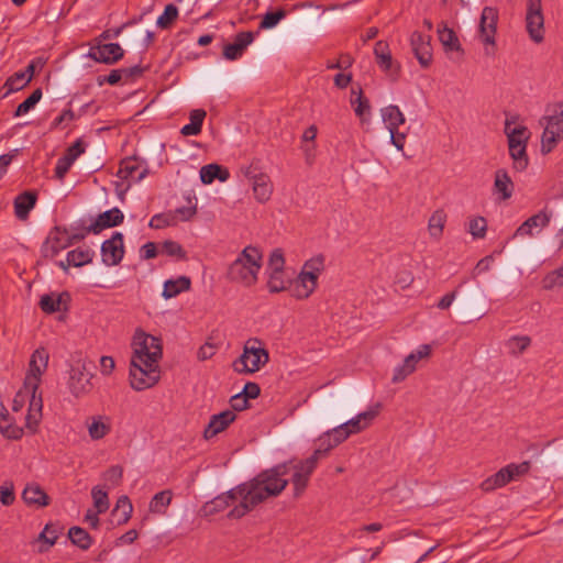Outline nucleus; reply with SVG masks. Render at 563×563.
Listing matches in <instances>:
<instances>
[{"label": "nucleus", "instance_id": "nucleus-1", "mask_svg": "<svg viewBox=\"0 0 563 563\" xmlns=\"http://www.w3.org/2000/svg\"><path fill=\"white\" fill-rule=\"evenodd\" d=\"M287 472L288 464L277 465L271 470L263 471L253 479L241 484L243 501L235 505L228 514V517L242 518L258 504L271 497L278 496L288 484V479L285 478Z\"/></svg>", "mask_w": 563, "mask_h": 563}, {"label": "nucleus", "instance_id": "nucleus-2", "mask_svg": "<svg viewBox=\"0 0 563 563\" xmlns=\"http://www.w3.org/2000/svg\"><path fill=\"white\" fill-rule=\"evenodd\" d=\"M262 263L263 255L260 249L247 245L228 266L227 278L230 283L247 288L252 287L257 283Z\"/></svg>", "mask_w": 563, "mask_h": 563}, {"label": "nucleus", "instance_id": "nucleus-3", "mask_svg": "<svg viewBox=\"0 0 563 563\" xmlns=\"http://www.w3.org/2000/svg\"><path fill=\"white\" fill-rule=\"evenodd\" d=\"M44 368H38L36 365L29 364V372L24 378L25 388L31 390L30 407L25 417V426L31 432H35L42 419L43 400L42 395L38 394L42 374Z\"/></svg>", "mask_w": 563, "mask_h": 563}, {"label": "nucleus", "instance_id": "nucleus-4", "mask_svg": "<svg viewBox=\"0 0 563 563\" xmlns=\"http://www.w3.org/2000/svg\"><path fill=\"white\" fill-rule=\"evenodd\" d=\"M268 361L269 354L263 342L253 338L245 342L243 353L233 362V369L240 374H253L258 372Z\"/></svg>", "mask_w": 563, "mask_h": 563}, {"label": "nucleus", "instance_id": "nucleus-5", "mask_svg": "<svg viewBox=\"0 0 563 563\" xmlns=\"http://www.w3.org/2000/svg\"><path fill=\"white\" fill-rule=\"evenodd\" d=\"M132 346L133 356L131 361H135L139 364L150 363L154 366L158 365L163 355L161 339L137 329L133 335Z\"/></svg>", "mask_w": 563, "mask_h": 563}, {"label": "nucleus", "instance_id": "nucleus-6", "mask_svg": "<svg viewBox=\"0 0 563 563\" xmlns=\"http://www.w3.org/2000/svg\"><path fill=\"white\" fill-rule=\"evenodd\" d=\"M159 379L158 365L145 363L139 364L131 361L130 366V384L137 391L153 387Z\"/></svg>", "mask_w": 563, "mask_h": 563}, {"label": "nucleus", "instance_id": "nucleus-7", "mask_svg": "<svg viewBox=\"0 0 563 563\" xmlns=\"http://www.w3.org/2000/svg\"><path fill=\"white\" fill-rule=\"evenodd\" d=\"M498 10L494 7H485L479 20V36L486 45L485 54L493 56L495 54V36L497 32Z\"/></svg>", "mask_w": 563, "mask_h": 563}, {"label": "nucleus", "instance_id": "nucleus-8", "mask_svg": "<svg viewBox=\"0 0 563 563\" xmlns=\"http://www.w3.org/2000/svg\"><path fill=\"white\" fill-rule=\"evenodd\" d=\"M318 462L316 456H309L306 460L298 461L294 464V474L291 476V483L294 485V495L299 497L308 486L309 478L316 470Z\"/></svg>", "mask_w": 563, "mask_h": 563}, {"label": "nucleus", "instance_id": "nucleus-9", "mask_svg": "<svg viewBox=\"0 0 563 563\" xmlns=\"http://www.w3.org/2000/svg\"><path fill=\"white\" fill-rule=\"evenodd\" d=\"M73 244V239L64 229L55 227L51 230L43 246L42 253L44 257L53 258L63 250H66Z\"/></svg>", "mask_w": 563, "mask_h": 563}, {"label": "nucleus", "instance_id": "nucleus-10", "mask_svg": "<svg viewBox=\"0 0 563 563\" xmlns=\"http://www.w3.org/2000/svg\"><path fill=\"white\" fill-rule=\"evenodd\" d=\"M92 374L89 373L85 364L73 366L69 374L68 387L75 397H81L92 390Z\"/></svg>", "mask_w": 563, "mask_h": 563}, {"label": "nucleus", "instance_id": "nucleus-11", "mask_svg": "<svg viewBox=\"0 0 563 563\" xmlns=\"http://www.w3.org/2000/svg\"><path fill=\"white\" fill-rule=\"evenodd\" d=\"M526 29L530 38L534 43H541L544 40V15L542 4H527Z\"/></svg>", "mask_w": 563, "mask_h": 563}, {"label": "nucleus", "instance_id": "nucleus-12", "mask_svg": "<svg viewBox=\"0 0 563 563\" xmlns=\"http://www.w3.org/2000/svg\"><path fill=\"white\" fill-rule=\"evenodd\" d=\"M102 262L108 266L118 265L124 256L123 235L114 232L109 240L101 245Z\"/></svg>", "mask_w": 563, "mask_h": 563}, {"label": "nucleus", "instance_id": "nucleus-13", "mask_svg": "<svg viewBox=\"0 0 563 563\" xmlns=\"http://www.w3.org/2000/svg\"><path fill=\"white\" fill-rule=\"evenodd\" d=\"M123 55L124 51L118 43H109L90 47L87 56L95 62L112 65L120 60Z\"/></svg>", "mask_w": 563, "mask_h": 563}, {"label": "nucleus", "instance_id": "nucleus-14", "mask_svg": "<svg viewBox=\"0 0 563 563\" xmlns=\"http://www.w3.org/2000/svg\"><path fill=\"white\" fill-rule=\"evenodd\" d=\"M239 500V504L243 501L242 486L239 485L231 490L221 494L207 503L203 507L207 515H214L217 512L225 510L228 507Z\"/></svg>", "mask_w": 563, "mask_h": 563}, {"label": "nucleus", "instance_id": "nucleus-15", "mask_svg": "<svg viewBox=\"0 0 563 563\" xmlns=\"http://www.w3.org/2000/svg\"><path fill=\"white\" fill-rule=\"evenodd\" d=\"M85 426L89 438L92 441H99L104 439L111 432L112 419L106 415H93L86 419Z\"/></svg>", "mask_w": 563, "mask_h": 563}, {"label": "nucleus", "instance_id": "nucleus-16", "mask_svg": "<svg viewBox=\"0 0 563 563\" xmlns=\"http://www.w3.org/2000/svg\"><path fill=\"white\" fill-rule=\"evenodd\" d=\"M382 404L377 402L369 407L368 410L358 413L356 417L344 422V427L351 434L358 433L369 427L372 421L379 415Z\"/></svg>", "mask_w": 563, "mask_h": 563}, {"label": "nucleus", "instance_id": "nucleus-17", "mask_svg": "<svg viewBox=\"0 0 563 563\" xmlns=\"http://www.w3.org/2000/svg\"><path fill=\"white\" fill-rule=\"evenodd\" d=\"M235 418L236 415L233 410H224L211 416L210 421L203 431L205 439L209 440L224 431L235 420Z\"/></svg>", "mask_w": 563, "mask_h": 563}, {"label": "nucleus", "instance_id": "nucleus-18", "mask_svg": "<svg viewBox=\"0 0 563 563\" xmlns=\"http://www.w3.org/2000/svg\"><path fill=\"white\" fill-rule=\"evenodd\" d=\"M123 213L119 208H112L108 211L100 213L97 219L87 229L88 232L95 234L100 233L107 228L119 225L123 222Z\"/></svg>", "mask_w": 563, "mask_h": 563}, {"label": "nucleus", "instance_id": "nucleus-19", "mask_svg": "<svg viewBox=\"0 0 563 563\" xmlns=\"http://www.w3.org/2000/svg\"><path fill=\"white\" fill-rule=\"evenodd\" d=\"M254 35L252 32H240L236 34L234 42L227 44L223 47V57L228 60H235L240 58L246 47L253 42Z\"/></svg>", "mask_w": 563, "mask_h": 563}, {"label": "nucleus", "instance_id": "nucleus-20", "mask_svg": "<svg viewBox=\"0 0 563 563\" xmlns=\"http://www.w3.org/2000/svg\"><path fill=\"white\" fill-rule=\"evenodd\" d=\"M22 499L27 506L43 508L49 505L51 498L36 483H29L22 492Z\"/></svg>", "mask_w": 563, "mask_h": 563}, {"label": "nucleus", "instance_id": "nucleus-21", "mask_svg": "<svg viewBox=\"0 0 563 563\" xmlns=\"http://www.w3.org/2000/svg\"><path fill=\"white\" fill-rule=\"evenodd\" d=\"M252 189L257 202H267L273 194V184L269 176L264 173H258V175L252 176Z\"/></svg>", "mask_w": 563, "mask_h": 563}, {"label": "nucleus", "instance_id": "nucleus-22", "mask_svg": "<svg viewBox=\"0 0 563 563\" xmlns=\"http://www.w3.org/2000/svg\"><path fill=\"white\" fill-rule=\"evenodd\" d=\"M318 286V280L312 276H306L299 273L291 285V296L298 300L309 298Z\"/></svg>", "mask_w": 563, "mask_h": 563}, {"label": "nucleus", "instance_id": "nucleus-23", "mask_svg": "<svg viewBox=\"0 0 563 563\" xmlns=\"http://www.w3.org/2000/svg\"><path fill=\"white\" fill-rule=\"evenodd\" d=\"M411 46L421 66L428 67L432 57L428 37L420 32H413L411 35Z\"/></svg>", "mask_w": 563, "mask_h": 563}, {"label": "nucleus", "instance_id": "nucleus-24", "mask_svg": "<svg viewBox=\"0 0 563 563\" xmlns=\"http://www.w3.org/2000/svg\"><path fill=\"white\" fill-rule=\"evenodd\" d=\"M551 220V214L547 211H540L539 213L528 218L515 232V235H532L533 229L541 230L545 228Z\"/></svg>", "mask_w": 563, "mask_h": 563}, {"label": "nucleus", "instance_id": "nucleus-25", "mask_svg": "<svg viewBox=\"0 0 563 563\" xmlns=\"http://www.w3.org/2000/svg\"><path fill=\"white\" fill-rule=\"evenodd\" d=\"M36 202V195L31 191L20 194L14 199V213L18 219L25 220L30 211L34 208Z\"/></svg>", "mask_w": 563, "mask_h": 563}, {"label": "nucleus", "instance_id": "nucleus-26", "mask_svg": "<svg viewBox=\"0 0 563 563\" xmlns=\"http://www.w3.org/2000/svg\"><path fill=\"white\" fill-rule=\"evenodd\" d=\"M494 191L500 196V199L507 200L512 196L514 183L507 170L498 169L495 173Z\"/></svg>", "mask_w": 563, "mask_h": 563}, {"label": "nucleus", "instance_id": "nucleus-27", "mask_svg": "<svg viewBox=\"0 0 563 563\" xmlns=\"http://www.w3.org/2000/svg\"><path fill=\"white\" fill-rule=\"evenodd\" d=\"M139 170H140L139 161L135 157H128V158H124L120 163L119 176L122 179L131 178V179L141 180L145 176L146 169H143L142 172H139Z\"/></svg>", "mask_w": 563, "mask_h": 563}, {"label": "nucleus", "instance_id": "nucleus-28", "mask_svg": "<svg viewBox=\"0 0 563 563\" xmlns=\"http://www.w3.org/2000/svg\"><path fill=\"white\" fill-rule=\"evenodd\" d=\"M191 280L187 276H180L177 279H168L164 284L163 297L169 299L176 297L181 291L190 289Z\"/></svg>", "mask_w": 563, "mask_h": 563}, {"label": "nucleus", "instance_id": "nucleus-29", "mask_svg": "<svg viewBox=\"0 0 563 563\" xmlns=\"http://www.w3.org/2000/svg\"><path fill=\"white\" fill-rule=\"evenodd\" d=\"M207 112L203 109H195L189 113L190 123L184 125L180 133L184 136L198 135L201 132Z\"/></svg>", "mask_w": 563, "mask_h": 563}, {"label": "nucleus", "instance_id": "nucleus-30", "mask_svg": "<svg viewBox=\"0 0 563 563\" xmlns=\"http://www.w3.org/2000/svg\"><path fill=\"white\" fill-rule=\"evenodd\" d=\"M387 130L399 129L406 122L404 113L397 106L390 104L380 110Z\"/></svg>", "mask_w": 563, "mask_h": 563}, {"label": "nucleus", "instance_id": "nucleus-31", "mask_svg": "<svg viewBox=\"0 0 563 563\" xmlns=\"http://www.w3.org/2000/svg\"><path fill=\"white\" fill-rule=\"evenodd\" d=\"M9 412L0 401V431L8 439L18 440L23 435V429L9 422Z\"/></svg>", "mask_w": 563, "mask_h": 563}, {"label": "nucleus", "instance_id": "nucleus-32", "mask_svg": "<svg viewBox=\"0 0 563 563\" xmlns=\"http://www.w3.org/2000/svg\"><path fill=\"white\" fill-rule=\"evenodd\" d=\"M511 481V473L509 472L508 467L505 466L500 468L497 473H495L493 476L486 478L482 483V488L483 490L486 492L494 490L496 488L507 485Z\"/></svg>", "mask_w": 563, "mask_h": 563}, {"label": "nucleus", "instance_id": "nucleus-33", "mask_svg": "<svg viewBox=\"0 0 563 563\" xmlns=\"http://www.w3.org/2000/svg\"><path fill=\"white\" fill-rule=\"evenodd\" d=\"M446 222V213L442 210H435L428 222V231L431 238L439 240L442 236Z\"/></svg>", "mask_w": 563, "mask_h": 563}, {"label": "nucleus", "instance_id": "nucleus-34", "mask_svg": "<svg viewBox=\"0 0 563 563\" xmlns=\"http://www.w3.org/2000/svg\"><path fill=\"white\" fill-rule=\"evenodd\" d=\"M509 154L514 159V167L521 172L525 170L528 166V157L526 153L527 144L518 143L509 144Z\"/></svg>", "mask_w": 563, "mask_h": 563}, {"label": "nucleus", "instance_id": "nucleus-35", "mask_svg": "<svg viewBox=\"0 0 563 563\" xmlns=\"http://www.w3.org/2000/svg\"><path fill=\"white\" fill-rule=\"evenodd\" d=\"M133 506L128 496H121L118 498L114 509L112 510L113 516H119L118 523H126L132 516Z\"/></svg>", "mask_w": 563, "mask_h": 563}, {"label": "nucleus", "instance_id": "nucleus-36", "mask_svg": "<svg viewBox=\"0 0 563 563\" xmlns=\"http://www.w3.org/2000/svg\"><path fill=\"white\" fill-rule=\"evenodd\" d=\"M71 543L81 550H88L92 544L90 534L80 527H71L68 531Z\"/></svg>", "mask_w": 563, "mask_h": 563}, {"label": "nucleus", "instance_id": "nucleus-37", "mask_svg": "<svg viewBox=\"0 0 563 563\" xmlns=\"http://www.w3.org/2000/svg\"><path fill=\"white\" fill-rule=\"evenodd\" d=\"M438 34L439 40L441 44L444 46L445 51L461 49L460 41L452 29L448 27L446 25H443L442 27L438 29Z\"/></svg>", "mask_w": 563, "mask_h": 563}, {"label": "nucleus", "instance_id": "nucleus-38", "mask_svg": "<svg viewBox=\"0 0 563 563\" xmlns=\"http://www.w3.org/2000/svg\"><path fill=\"white\" fill-rule=\"evenodd\" d=\"M505 133L508 137L509 144L522 143L527 144L528 141V129L523 125L510 128V120L506 119L505 121Z\"/></svg>", "mask_w": 563, "mask_h": 563}, {"label": "nucleus", "instance_id": "nucleus-39", "mask_svg": "<svg viewBox=\"0 0 563 563\" xmlns=\"http://www.w3.org/2000/svg\"><path fill=\"white\" fill-rule=\"evenodd\" d=\"M324 269V257L322 255L314 256L305 262L300 274L306 276H312L313 279L319 278Z\"/></svg>", "mask_w": 563, "mask_h": 563}, {"label": "nucleus", "instance_id": "nucleus-40", "mask_svg": "<svg viewBox=\"0 0 563 563\" xmlns=\"http://www.w3.org/2000/svg\"><path fill=\"white\" fill-rule=\"evenodd\" d=\"M530 344L531 339L528 335H515L506 342L509 354L514 356L522 354L530 346Z\"/></svg>", "mask_w": 563, "mask_h": 563}, {"label": "nucleus", "instance_id": "nucleus-41", "mask_svg": "<svg viewBox=\"0 0 563 563\" xmlns=\"http://www.w3.org/2000/svg\"><path fill=\"white\" fill-rule=\"evenodd\" d=\"M92 255L90 250L78 247L67 253V261L75 267H81L92 261Z\"/></svg>", "mask_w": 563, "mask_h": 563}, {"label": "nucleus", "instance_id": "nucleus-42", "mask_svg": "<svg viewBox=\"0 0 563 563\" xmlns=\"http://www.w3.org/2000/svg\"><path fill=\"white\" fill-rule=\"evenodd\" d=\"M172 501V492L163 490L154 495L150 503V510L155 514H164Z\"/></svg>", "mask_w": 563, "mask_h": 563}, {"label": "nucleus", "instance_id": "nucleus-43", "mask_svg": "<svg viewBox=\"0 0 563 563\" xmlns=\"http://www.w3.org/2000/svg\"><path fill=\"white\" fill-rule=\"evenodd\" d=\"M351 103L354 106L355 114L360 118L371 110L369 101L364 97L361 88L357 91L352 89Z\"/></svg>", "mask_w": 563, "mask_h": 563}, {"label": "nucleus", "instance_id": "nucleus-44", "mask_svg": "<svg viewBox=\"0 0 563 563\" xmlns=\"http://www.w3.org/2000/svg\"><path fill=\"white\" fill-rule=\"evenodd\" d=\"M542 288L545 290L563 288V266L548 273L543 277Z\"/></svg>", "mask_w": 563, "mask_h": 563}, {"label": "nucleus", "instance_id": "nucleus-45", "mask_svg": "<svg viewBox=\"0 0 563 563\" xmlns=\"http://www.w3.org/2000/svg\"><path fill=\"white\" fill-rule=\"evenodd\" d=\"M91 497L93 499V507L98 512L104 514L109 509L110 503L107 490L100 486H95L91 489Z\"/></svg>", "mask_w": 563, "mask_h": 563}, {"label": "nucleus", "instance_id": "nucleus-46", "mask_svg": "<svg viewBox=\"0 0 563 563\" xmlns=\"http://www.w3.org/2000/svg\"><path fill=\"white\" fill-rule=\"evenodd\" d=\"M42 98L41 88L35 89L22 103H20L15 111L14 117H21L26 114Z\"/></svg>", "mask_w": 563, "mask_h": 563}, {"label": "nucleus", "instance_id": "nucleus-47", "mask_svg": "<svg viewBox=\"0 0 563 563\" xmlns=\"http://www.w3.org/2000/svg\"><path fill=\"white\" fill-rule=\"evenodd\" d=\"M412 356H407L402 364L394 369L391 382L398 384L405 380L410 374L415 372V367L411 365Z\"/></svg>", "mask_w": 563, "mask_h": 563}, {"label": "nucleus", "instance_id": "nucleus-48", "mask_svg": "<svg viewBox=\"0 0 563 563\" xmlns=\"http://www.w3.org/2000/svg\"><path fill=\"white\" fill-rule=\"evenodd\" d=\"M561 135H556V133L550 129L549 126L544 125V131L541 137V151L542 153H550L553 147L556 145L558 141L561 140Z\"/></svg>", "mask_w": 563, "mask_h": 563}, {"label": "nucleus", "instance_id": "nucleus-49", "mask_svg": "<svg viewBox=\"0 0 563 563\" xmlns=\"http://www.w3.org/2000/svg\"><path fill=\"white\" fill-rule=\"evenodd\" d=\"M29 82L30 77L26 76V73L16 71L7 79L4 86L9 88V91H18L23 89Z\"/></svg>", "mask_w": 563, "mask_h": 563}, {"label": "nucleus", "instance_id": "nucleus-50", "mask_svg": "<svg viewBox=\"0 0 563 563\" xmlns=\"http://www.w3.org/2000/svg\"><path fill=\"white\" fill-rule=\"evenodd\" d=\"M487 231V222L483 217L472 218L468 222V232L475 239H483Z\"/></svg>", "mask_w": 563, "mask_h": 563}, {"label": "nucleus", "instance_id": "nucleus-51", "mask_svg": "<svg viewBox=\"0 0 563 563\" xmlns=\"http://www.w3.org/2000/svg\"><path fill=\"white\" fill-rule=\"evenodd\" d=\"M332 441H333L332 438H330L328 434L323 433L318 439L319 445L313 451L311 456H316V461L319 462L320 459L324 457L330 452V450H332L333 448L336 446V445H332Z\"/></svg>", "mask_w": 563, "mask_h": 563}, {"label": "nucleus", "instance_id": "nucleus-52", "mask_svg": "<svg viewBox=\"0 0 563 563\" xmlns=\"http://www.w3.org/2000/svg\"><path fill=\"white\" fill-rule=\"evenodd\" d=\"M267 287L271 292H280L286 289L284 272H269Z\"/></svg>", "mask_w": 563, "mask_h": 563}, {"label": "nucleus", "instance_id": "nucleus-53", "mask_svg": "<svg viewBox=\"0 0 563 563\" xmlns=\"http://www.w3.org/2000/svg\"><path fill=\"white\" fill-rule=\"evenodd\" d=\"M15 501L14 483L12 481H5L0 486V503L3 506H11Z\"/></svg>", "mask_w": 563, "mask_h": 563}, {"label": "nucleus", "instance_id": "nucleus-54", "mask_svg": "<svg viewBox=\"0 0 563 563\" xmlns=\"http://www.w3.org/2000/svg\"><path fill=\"white\" fill-rule=\"evenodd\" d=\"M178 16V9L174 4H167L161 16L157 19V25L167 29Z\"/></svg>", "mask_w": 563, "mask_h": 563}, {"label": "nucleus", "instance_id": "nucleus-55", "mask_svg": "<svg viewBox=\"0 0 563 563\" xmlns=\"http://www.w3.org/2000/svg\"><path fill=\"white\" fill-rule=\"evenodd\" d=\"M62 297H54L52 295H44L41 297L40 307L44 312L53 313L60 309Z\"/></svg>", "mask_w": 563, "mask_h": 563}, {"label": "nucleus", "instance_id": "nucleus-56", "mask_svg": "<svg viewBox=\"0 0 563 563\" xmlns=\"http://www.w3.org/2000/svg\"><path fill=\"white\" fill-rule=\"evenodd\" d=\"M285 16L286 12L285 10L282 9L275 12H267L260 23V29H272L276 26L279 23V21L283 20Z\"/></svg>", "mask_w": 563, "mask_h": 563}, {"label": "nucleus", "instance_id": "nucleus-57", "mask_svg": "<svg viewBox=\"0 0 563 563\" xmlns=\"http://www.w3.org/2000/svg\"><path fill=\"white\" fill-rule=\"evenodd\" d=\"M267 266L269 272H284L285 258L280 249H275L271 253Z\"/></svg>", "mask_w": 563, "mask_h": 563}, {"label": "nucleus", "instance_id": "nucleus-58", "mask_svg": "<svg viewBox=\"0 0 563 563\" xmlns=\"http://www.w3.org/2000/svg\"><path fill=\"white\" fill-rule=\"evenodd\" d=\"M540 124L549 126L556 133V135H561L563 137V118L560 114L543 117L540 120Z\"/></svg>", "mask_w": 563, "mask_h": 563}, {"label": "nucleus", "instance_id": "nucleus-59", "mask_svg": "<svg viewBox=\"0 0 563 563\" xmlns=\"http://www.w3.org/2000/svg\"><path fill=\"white\" fill-rule=\"evenodd\" d=\"M221 173V167L217 164H209L200 169V179L203 184H211Z\"/></svg>", "mask_w": 563, "mask_h": 563}, {"label": "nucleus", "instance_id": "nucleus-60", "mask_svg": "<svg viewBox=\"0 0 563 563\" xmlns=\"http://www.w3.org/2000/svg\"><path fill=\"white\" fill-rule=\"evenodd\" d=\"M325 434L332 438V445H339L350 437V432L347 431V428L344 427V423L327 431Z\"/></svg>", "mask_w": 563, "mask_h": 563}, {"label": "nucleus", "instance_id": "nucleus-61", "mask_svg": "<svg viewBox=\"0 0 563 563\" xmlns=\"http://www.w3.org/2000/svg\"><path fill=\"white\" fill-rule=\"evenodd\" d=\"M217 349L218 346L214 343L207 341L197 351L198 361L205 362L207 360H210L216 354Z\"/></svg>", "mask_w": 563, "mask_h": 563}, {"label": "nucleus", "instance_id": "nucleus-62", "mask_svg": "<svg viewBox=\"0 0 563 563\" xmlns=\"http://www.w3.org/2000/svg\"><path fill=\"white\" fill-rule=\"evenodd\" d=\"M30 399H31V390H27L25 388V386H23L15 395L14 399H13V404H12V410L13 411H20L24 404L26 401L30 402Z\"/></svg>", "mask_w": 563, "mask_h": 563}, {"label": "nucleus", "instance_id": "nucleus-63", "mask_svg": "<svg viewBox=\"0 0 563 563\" xmlns=\"http://www.w3.org/2000/svg\"><path fill=\"white\" fill-rule=\"evenodd\" d=\"M123 470L119 465L111 466L103 473V479L109 482L112 486L119 485L122 478Z\"/></svg>", "mask_w": 563, "mask_h": 563}, {"label": "nucleus", "instance_id": "nucleus-64", "mask_svg": "<svg viewBox=\"0 0 563 563\" xmlns=\"http://www.w3.org/2000/svg\"><path fill=\"white\" fill-rule=\"evenodd\" d=\"M163 250L169 256H177L179 258L186 257V252L183 246L175 241H165L163 243Z\"/></svg>", "mask_w": 563, "mask_h": 563}]
</instances>
